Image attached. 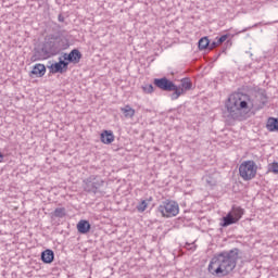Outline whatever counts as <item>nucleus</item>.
Wrapping results in <instances>:
<instances>
[{"label":"nucleus","instance_id":"9","mask_svg":"<svg viewBox=\"0 0 278 278\" xmlns=\"http://www.w3.org/2000/svg\"><path fill=\"white\" fill-rule=\"evenodd\" d=\"M47 73V67L45 66V64H36L31 72H30V77H45V74Z\"/></svg>","mask_w":278,"mask_h":278},{"label":"nucleus","instance_id":"15","mask_svg":"<svg viewBox=\"0 0 278 278\" xmlns=\"http://www.w3.org/2000/svg\"><path fill=\"white\" fill-rule=\"evenodd\" d=\"M237 219L233 218V216L228 213L225 217H223V223L220 224L222 227H229V225H236Z\"/></svg>","mask_w":278,"mask_h":278},{"label":"nucleus","instance_id":"26","mask_svg":"<svg viewBox=\"0 0 278 278\" xmlns=\"http://www.w3.org/2000/svg\"><path fill=\"white\" fill-rule=\"evenodd\" d=\"M188 251H197V245L194 243H187Z\"/></svg>","mask_w":278,"mask_h":278},{"label":"nucleus","instance_id":"10","mask_svg":"<svg viewBox=\"0 0 278 278\" xmlns=\"http://www.w3.org/2000/svg\"><path fill=\"white\" fill-rule=\"evenodd\" d=\"M232 218L237 219V223L244 216V208L238 205H232L230 212Z\"/></svg>","mask_w":278,"mask_h":278},{"label":"nucleus","instance_id":"28","mask_svg":"<svg viewBox=\"0 0 278 278\" xmlns=\"http://www.w3.org/2000/svg\"><path fill=\"white\" fill-rule=\"evenodd\" d=\"M218 40H216V41H213L212 43H211V46H208L210 47V49H214V48H216V47H218Z\"/></svg>","mask_w":278,"mask_h":278},{"label":"nucleus","instance_id":"14","mask_svg":"<svg viewBox=\"0 0 278 278\" xmlns=\"http://www.w3.org/2000/svg\"><path fill=\"white\" fill-rule=\"evenodd\" d=\"M113 140H114V134H112V131L104 130L101 134V142H103V144H112Z\"/></svg>","mask_w":278,"mask_h":278},{"label":"nucleus","instance_id":"18","mask_svg":"<svg viewBox=\"0 0 278 278\" xmlns=\"http://www.w3.org/2000/svg\"><path fill=\"white\" fill-rule=\"evenodd\" d=\"M210 47V39L207 37H203L199 40V49L203 51V49H207Z\"/></svg>","mask_w":278,"mask_h":278},{"label":"nucleus","instance_id":"29","mask_svg":"<svg viewBox=\"0 0 278 278\" xmlns=\"http://www.w3.org/2000/svg\"><path fill=\"white\" fill-rule=\"evenodd\" d=\"M1 162H3V154L2 153H0V164H1Z\"/></svg>","mask_w":278,"mask_h":278},{"label":"nucleus","instance_id":"20","mask_svg":"<svg viewBox=\"0 0 278 278\" xmlns=\"http://www.w3.org/2000/svg\"><path fill=\"white\" fill-rule=\"evenodd\" d=\"M174 92L170 94L172 101H175L181 97V93L184 92V89H178L177 86H175Z\"/></svg>","mask_w":278,"mask_h":278},{"label":"nucleus","instance_id":"25","mask_svg":"<svg viewBox=\"0 0 278 278\" xmlns=\"http://www.w3.org/2000/svg\"><path fill=\"white\" fill-rule=\"evenodd\" d=\"M227 38H229V35H223L222 37L217 38V45H223Z\"/></svg>","mask_w":278,"mask_h":278},{"label":"nucleus","instance_id":"8","mask_svg":"<svg viewBox=\"0 0 278 278\" xmlns=\"http://www.w3.org/2000/svg\"><path fill=\"white\" fill-rule=\"evenodd\" d=\"M68 68V62H64L62 58H60V61L56 63H53L50 65V72L55 74V73H64Z\"/></svg>","mask_w":278,"mask_h":278},{"label":"nucleus","instance_id":"6","mask_svg":"<svg viewBox=\"0 0 278 278\" xmlns=\"http://www.w3.org/2000/svg\"><path fill=\"white\" fill-rule=\"evenodd\" d=\"M154 85L161 90H175V84L167 78H156L154 79Z\"/></svg>","mask_w":278,"mask_h":278},{"label":"nucleus","instance_id":"11","mask_svg":"<svg viewBox=\"0 0 278 278\" xmlns=\"http://www.w3.org/2000/svg\"><path fill=\"white\" fill-rule=\"evenodd\" d=\"M55 257L53 250H46L41 253V260L43 264H51Z\"/></svg>","mask_w":278,"mask_h":278},{"label":"nucleus","instance_id":"2","mask_svg":"<svg viewBox=\"0 0 278 278\" xmlns=\"http://www.w3.org/2000/svg\"><path fill=\"white\" fill-rule=\"evenodd\" d=\"M230 103L236 108V110H243V112H251L255 108V103L251 99V96L242 92H237L230 96Z\"/></svg>","mask_w":278,"mask_h":278},{"label":"nucleus","instance_id":"12","mask_svg":"<svg viewBox=\"0 0 278 278\" xmlns=\"http://www.w3.org/2000/svg\"><path fill=\"white\" fill-rule=\"evenodd\" d=\"M266 129L270 132L278 131V118L269 117L266 123Z\"/></svg>","mask_w":278,"mask_h":278},{"label":"nucleus","instance_id":"3","mask_svg":"<svg viewBox=\"0 0 278 278\" xmlns=\"http://www.w3.org/2000/svg\"><path fill=\"white\" fill-rule=\"evenodd\" d=\"M239 175L243 181H251L257 175V164L253 160L243 161L239 165Z\"/></svg>","mask_w":278,"mask_h":278},{"label":"nucleus","instance_id":"13","mask_svg":"<svg viewBox=\"0 0 278 278\" xmlns=\"http://www.w3.org/2000/svg\"><path fill=\"white\" fill-rule=\"evenodd\" d=\"M77 230L79 233H88V231H90V223L85 219L79 220L77 224Z\"/></svg>","mask_w":278,"mask_h":278},{"label":"nucleus","instance_id":"24","mask_svg":"<svg viewBox=\"0 0 278 278\" xmlns=\"http://www.w3.org/2000/svg\"><path fill=\"white\" fill-rule=\"evenodd\" d=\"M205 181L208 186H216V181L214 179H212V177H210V176L205 177Z\"/></svg>","mask_w":278,"mask_h":278},{"label":"nucleus","instance_id":"17","mask_svg":"<svg viewBox=\"0 0 278 278\" xmlns=\"http://www.w3.org/2000/svg\"><path fill=\"white\" fill-rule=\"evenodd\" d=\"M153 201L152 198H149L147 200H142L138 205H137V210L138 212L142 213L147 210V207H149V203H151Z\"/></svg>","mask_w":278,"mask_h":278},{"label":"nucleus","instance_id":"4","mask_svg":"<svg viewBox=\"0 0 278 278\" xmlns=\"http://www.w3.org/2000/svg\"><path fill=\"white\" fill-rule=\"evenodd\" d=\"M157 212L161 213L163 218H173L179 214V204L170 200L163 201L159 205Z\"/></svg>","mask_w":278,"mask_h":278},{"label":"nucleus","instance_id":"19","mask_svg":"<svg viewBox=\"0 0 278 278\" xmlns=\"http://www.w3.org/2000/svg\"><path fill=\"white\" fill-rule=\"evenodd\" d=\"M53 216H55V218H64V216H66V208L64 207L55 208Z\"/></svg>","mask_w":278,"mask_h":278},{"label":"nucleus","instance_id":"5","mask_svg":"<svg viewBox=\"0 0 278 278\" xmlns=\"http://www.w3.org/2000/svg\"><path fill=\"white\" fill-rule=\"evenodd\" d=\"M103 186V179L100 176L91 175L84 180V190L97 194L99 188Z\"/></svg>","mask_w":278,"mask_h":278},{"label":"nucleus","instance_id":"21","mask_svg":"<svg viewBox=\"0 0 278 278\" xmlns=\"http://www.w3.org/2000/svg\"><path fill=\"white\" fill-rule=\"evenodd\" d=\"M268 173H273L274 175H278V162H273L268 165Z\"/></svg>","mask_w":278,"mask_h":278},{"label":"nucleus","instance_id":"22","mask_svg":"<svg viewBox=\"0 0 278 278\" xmlns=\"http://www.w3.org/2000/svg\"><path fill=\"white\" fill-rule=\"evenodd\" d=\"M181 88H182V91L184 90H190L192 88V83H190V80H188V79H182L181 80Z\"/></svg>","mask_w":278,"mask_h":278},{"label":"nucleus","instance_id":"23","mask_svg":"<svg viewBox=\"0 0 278 278\" xmlns=\"http://www.w3.org/2000/svg\"><path fill=\"white\" fill-rule=\"evenodd\" d=\"M142 90L146 92V94H151V92H153V85H144Z\"/></svg>","mask_w":278,"mask_h":278},{"label":"nucleus","instance_id":"1","mask_svg":"<svg viewBox=\"0 0 278 278\" xmlns=\"http://www.w3.org/2000/svg\"><path fill=\"white\" fill-rule=\"evenodd\" d=\"M238 255V249L224 251L215 255L208 264V271L211 275H217V277H226V275H229V273H232L236 268Z\"/></svg>","mask_w":278,"mask_h":278},{"label":"nucleus","instance_id":"7","mask_svg":"<svg viewBox=\"0 0 278 278\" xmlns=\"http://www.w3.org/2000/svg\"><path fill=\"white\" fill-rule=\"evenodd\" d=\"M63 60L72 62L73 64H79L81 60V52H79L77 49H74L68 54L64 53Z\"/></svg>","mask_w":278,"mask_h":278},{"label":"nucleus","instance_id":"27","mask_svg":"<svg viewBox=\"0 0 278 278\" xmlns=\"http://www.w3.org/2000/svg\"><path fill=\"white\" fill-rule=\"evenodd\" d=\"M249 29H253V26L245 27L242 30L236 31L235 35L238 36L239 34H244V31H249Z\"/></svg>","mask_w":278,"mask_h":278},{"label":"nucleus","instance_id":"16","mask_svg":"<svg viewBox=\"0 0 278 278\" xmlns=\"http://www.w3.org/2000/svg\"><path fill=\"white\" fill-rule=\"evenodd\" d=\"M121 112H123V114L126 118H134V116H136V110H134L129 105L122 108Z\"/></svg>","mask_w":278,"mask_h":278}]
</instances>
